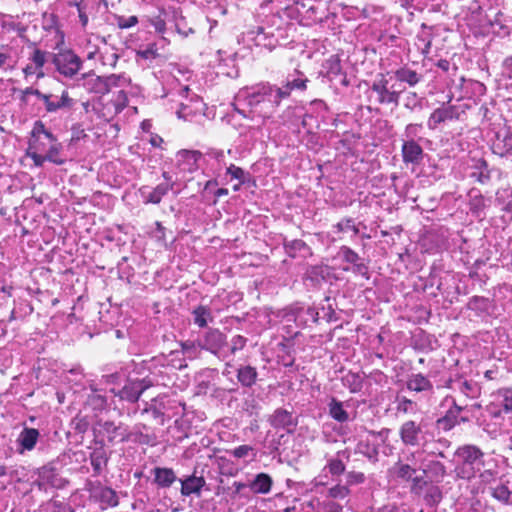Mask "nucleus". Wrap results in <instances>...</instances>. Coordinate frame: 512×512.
<instances>
[{
	"instance_id": "nucleus-35",
	"label": "nucleus",
	"mask_w": 512,
	"mask_h": 512,
	"mask_svg": "<svg viewBox=\"0 0 512 512\" xmlns=\"http://www.w3.org/2000/svg\"><path fill=\"white\" fill-rule=\"evenodd\" d=\"M45 146L46 143L44 141L37 140L36 143H29L27 156L33 160L34 165L37 167H42L48 161L46 155L42 154L45 151Z\"/></svg>"
},
{
	"instance_id": "nucleus-55",
	"label": "nucleus",
	"mask_w": 512,
	"mask_h": 512,
	"mask_svg": "<svg viewBox=\"0 0 512 512\" xmlns=\"http://www.w3.org/2000/svg\"><path fill=\"white\" fill-rule=\"evenodd\" d=\"M496 148L501 156L512 159V130L496 144Z\"/></svg>"
},
{
	"instance_id": "nucleus-36",
	"label": "nucleus",
	"mask_w": 512,
	"mask_h": 512,
	"mask_svg": "<svg viewBox=\"0 0 512 512\" xmlns=\"http://www.w3.org/2000/svg\"><path fill=\"white\" fill-rule=\"evenodd\" d=\"M350 451L345 449L338 451L335 458L328 460L326 468H328L329 473L332 475H341L345 471V465L343 460H349Z\"/></svg>"
},
{
	"instance_id": "nucleus-2",
	"label": "nucleus",
	"mask_w": 512,
	"mask_h": 512,
	"mask_svg": "<svg viewBox=\"0 0 512 512\" xmlns=\"http://www.w3.org/2000/svg\"><path fill=\"white\" fill-rule=\"evenodd\" d=\"M455 476L458 479L471 481L478 477L482 483L490 484L496 479L498 466L482 449L473 444L459 446L455 452Z\"/></svg>"
},
{
	"instance_id": "nucleus-26",
	"label": "nucleus",
	"mask_w": 512,
	"mask_h": 512,
	"mask_svg": "<svg viewBox=\"0 0 512 512\" xmlns=\"http://www.w3.org/2000/svg\"><path fill=\"white\" fill-rule=\"evenodd\" d=\"M328 412L332 419L340 423L351 421L355 417L354 415L352 416L351 413L345 408L344 402H341L334 397L331 398L330 402L328 403Z\"/></svg>"
},
{
	"instance_id": "nucleus-41",
	"label": "nucleus",
	"mask_w": 512,
	"mask_h": 512,
	"mask_svg": "<svg viewBox=\"0 0 512 512\" xmlns=\"http://www.w3.org/2000/svg\"><path fill=\"white\" fill-rule=\"evenodd\" d=\"M468 196L470 211L474 215L480 216L481 212H483L486 207L484 196L477 189H471Z\"/></svg>"
},
{
	"instance_id": "nucleus-13",
	"label": "nucleus",
	"mask_w": 512,
	"mask_h": 512,
	"mask_svg": "<svg viewBox=\"0 0 512 512\" xmlns=\"http://www.w3.org/2000/svg\"><path fill=\"white\" fill-rule=\"evenodd\" d=\"M201 158L202 153L198 150H180L176 154L177 167L182 172L193 173L198 169Z\"/></svg>"
},
{
	"instance_id": "nucleus-51",
	"label": "nucleus",
	"mask_w": 512,
	"mask_h": 512,
	"mask_svg": "<svg viewBox=\"0 0 512 512\" xmlns=\"http://www.w3.org/2000/svg\"><path fill=\"white\" fill-rule=\"evenodd\" d=\"M31 135L32 139L30 140V143H36L37 140L44 141L46 143V140L54 136L50 131H48L45 128L44 124L41 121L35 122Z\"/></svg>"
},
{
	"instance_id": "nucleus-8",
	"label": "nucleus",
	"mask_w": 512,
	"mask_h": 512,
	"mask_svg": "<svg viewBox=\"0 0 512 512\" xmlns=\"http://www.w3.org/2000/svg\"><path fill=\"white\" fill-rule=\"evenodd\" d=\"M150 386H152V382L146 378L130 380L115 395L123 401L135 403Z\"/></svg>"
},
{
	"instance_id": "nucleus-28",
	"label": "nucleus",
	"mask_w": 512,
	"mask_h": 512,
	"mask_svg": "<svg viewBox=\"0 0 512 512\" xmlns=\"http://www.w3.org/2000/svg\"><path fill=\"white\" fill-rule=\"evenodd\" d=\"M153 475L154 482L160 488H169L177 480V476L172 468L155 467Z\"/></svg>"
},
{
	"instance_id": "nucleus-56",
	"label": "nucleus",
	"mask_w": 512,
	"mask_h": 512,
	"mask_svg": "<svg viewBox=\"0 0 512 512\" xmlns=\"http://www.w3.org/2000/svg\"><path fill=\"white\" fill-rule=\"evenodd\" d=\"M350 493L347 485L337 484L327 490V498L334 499H345Z\"/></svg>"
},
{
	"instance_id": "nucleus-21",
	"label": "nucleus",
	"mask_w": 512,
	"mask_h": 512,
	"mask_svg": "<svg viewBox=\"0 0 512 512\" xmlns=\"http://www.w3.org/2000/svg\"><path fill=\"white\" fill-rule=\"evenodd\" d=\"M74 104L75 100L69 96L68 91L63 90L60 96L49 94L45 109L48 113H55L62 109H70Z\"/></svg>"
},
{
	"instance_id": "nucleus-23",
	"label": "nucleus",
	"mask_w": 512,
	"mask_h": 512,
	"mask_svg": "<svg viewBox=\"0 0 512 512\" xmlns=\"http://www.w3.org/2000/svg\"><path fill=\"white\" fill-rule=\"evenodd\" d=\"M406 387L409 391L421 393V392H433L434 386L429 378L422 373H412L408 376L406 381Z\"/></svg>"
},
{
	"instance_id": "nucleus-52",
	"label": "nucleus",
	"mask_w": 512,
	"mask_h": 512,
	"mask_svg": "<svg viewBox=\"0 0 512 512\" xmlns=\"http://www.w3.org/2000/svg\"><path fill=\"white\" fill-rule=\"evenodd\" d=\"M423 129L421 123H410L406 125L403 132V141H421L423 138L420 133Z\"/></svg>"
},
{
	"instance_id": "nucleus-5",
	"label": "nucleus",
	"mask_w": 512,
	"mask_h": 512,
	"mask_svg": "<svg viewBox=\"0 0 512 512\" xmlns=\"http://www.w3.org/2000/svg\"><path fill=\"white\" fill-rule=\"evenodd\" d=\"M197 345L200 349L212 353L221 360L227 357L223 352V348L227 345L226 336L218 329H208L197 339Z\"/></svg>"
},
{
	"instance_id": "nucleus-12",
	"label": "nucleus",
	"mask_w": 512,
	"mask_h": 512,
	"mask_svg": "<svg viewBox=\"0 0 512 512\" xmlns=\"http://www.w3.org/2000/svg\"><path fill=\"white\" fill-rule=\"evenodd\" d=\"M39 489L47 490L48 488H62L65 480L59 476L56 469L50 466H44L39 469L38 479L36 481Z\"/></svg>"
},
{
	"instance_id": "nucleus-27",
	"label": "nucleus",
	"mask_w": 512,
	"mask_h": 512,
	"mask_svg": "<svg viewBox=\"0 0 512 512\" xmlns=\"http://www.w3.org/2000/svg\"><path fill=\"white\" fill-rule=\"evenodd\" d=\"M298 77H295L294 75H289L286 79V82L283 86L277 87L276 90L285 92V95H283V99H286L290 96L292 90H304L306 89V83L308 82V79L302 75V73L297 72Z\"/></svg>"
},
{
	"instance_id": "nucleus-29",
	"label": "nucleus",
	"mask_w": 512,
	"mask_h": 512,
	"mask_svg": "<svg viewBox=\"0 0 512 512\" xmlns=\"http://www.w3.org/2000/svg\"><path fill=\"white\" fill-rule=\"evenodd\" d=\"M467 416H459V410H448L446 414L437 420L438 428L449 431L461 422H467Z\"/></svg>"
},
{
	"instance_id": "nucleus-1",
	"label": "nucleus",
	"mask_w": 512,
	"mask_h": 512,
	"mask_svg": "<svg viewBox=\"0 0 512 512\" xmlns=\"http://www.w3.org/2000/svg\"><path fill=\"white\" fill-rule=\"evenodd\" d=\"M283 95L285 92L276 90L275 85L260 83L238 92L234 110L261 125L275 113Z\"/></svg>"
},
{
	"instance_id": "nucleus-31",
	"label": "nucleus",
	"mask_w": 512,
	"mask_h": 512,
	"mask_svg": "<svg viewBox=\"0 0 512 512\" xmlns=\"http://www.w3.org/2000/svg\"><path fill=\"white\" fill-rule=\"evenodd\" d=\"M257 377L258 372L253 366L243 365L237 369V379L245 388L252 387L256 383Z\"/></svg>"
},
{
	"instance_id": "nucleus-60",
	"label": "nucleus",
	"mask_w": 512,
	"mask_h": 512,
	"mask_svg": "<svg viewBox=\"0 0 512 512\" xmlns=\"http://www.w3.org/2000/svg\"><path fill=\"white\" fill-rule=\"evenodd\" d=\"M171 12L166 10H161L160 14L151 19V25L158 33H164L166 30V18L169 16Z\"/></svg>"
},
{
	"instance_id": "nucleus-24",
	"label": "nucleus",
	"mask_w": 512,
	"mask_h": 512,
	"mask_svg": "<svg viewBox=\"0 0 512 512\" xmlns=\"http://www.w3.org/2000/svg\"><path fill=\"white\" fill-rule=\"evenodd\" d=\"M82 86L89 92L99 95L107 94V84L104 77L92 73H84L81 76Z\"/></svg>"
},
{
	"instance_id": "nucleus-4",
	"label": "nucleus",
	"mask_w": 512,
	"mask_h": 512,
	"mask_svg": "<svg viewBox=\"0 0 512 512\" xmlns=\"http://www.w3.org/2000/svg\"><path fill=\"white\" fill-rule=\"evenodd\" d=\"M52 62L56 71L67 79L74 78L83 66V60L70 49L52 54Z\"/></svg>"
},
{
	"instance_id": "nucleus-44",
	"label": "nucleus",
	"mask_w": 512,
	"mask_h": 512,
	"mask_svg": "<svg viewBox=\"0 0 512 512\" xmlns=\"http://www.w3.org/2000/svg\"><path fill=\"white\" fill-rule=\"evenodd\" d=\"M324 68L326 70V76L331 82L336 81L342 72L340 59L337 56H331L327 59Z\"/></svg>"
},
{
	"instance_id": "nucleus-37",
	"label": "nucleus",
	"mask_w": 512,
	"mask_h": 512,
	"mask_svg": "<svg viewBox=\"0 0 512 512\" xmlns=\"http://www.w3.org/2000/svg\"><path fill=\"white\" fill-rule=\"evenodd\" d=\"M90 462L95 475H100L107 465L108 456L103 446L95 448L90 454Z\"/></svg>"
},
{
	"instance_id": "nucleus-7",
	"label": "nucleus",
	"mask_w": 512,
	"mask_h": 512,
	"mask_svg": "<svg viewBox=\"0 0 512 512\" xmlns=\"http://www.w3.org/2000/svg\"><path fill=\"white\" fill-rule=\"evenodd\" d=\"M371 90L377 94L379 104L394 105H398L402 92L394 90L393 86H389V80L384 75H381L379 79L372 83Z\"/></svg>"
},
{
	"instance_id": "nucleus-43",
	"label": "nucleus",
	"mask_w": 512,
	"mask_h": 512,
	"mask_svg": "<svg viewBox=\"0 0 512 512\" xmlns=\"http://www.w3.org/2000/svg\"><path fill=\"white\" fill-rule=\"evenodd\" d=\"M342 384L352 393L359 392L363 387L362 377L358 373L349 371L342 377Z\"/></svg>"
},
{
	"instance_id": "nucleus-46",
	"label": "nucleus",
	"mask_w": 512,
	"mask_h": 512,
	"mask_svg": "<svg viewBox=\"0 0 512 512\" xmlns=\"http://www.w3.org/2000/svg\"><path fill=\"white\" fill-rule=\"evenodd\" d=\"M52 56L50 52L41 50L39 48H34L33 51L28 56V61L31 63L35 68L39 70H43L44 65L47 62L48 56Z\"/></svg>"
},
{
	"instance_id": "nucleus-62",
	"label": "nucleus",
	"mask_w": 512,
	"mask_h": 512,
	"mask_svg": "<svg viewBox=\"0 0 512 512\" xmlns=\"http://www.w3.org/2000/svg\"><path fill=\"white\" fill-rule=\"evenodd\" d=\"M111 104L114 107V114L120 113L128 104V97L126 92L123 89L118 91L115 98L111 101Z\"/></svg>"
},
{
	"instance_id": "nucleus-9",
	"label": "nucleus",
	"mask_w": 512,
	"mask_h": 512,
	"mask_svg": "<svg viewBox=\"0 0 512 512\" xmlns=\"http://www.w3.org/2000/svg\"><path fill=\"white\" fill-rule=\"evenodd\" d=\"M443 103L440 107L436 108L429 116L427 120V127L430 130H435L438 126L446 121H452L459 119L458 108L454 105Z\"/></svg>"
},
{
	"instance_id": "nucleus-38",
	"label": "nucleus",
	"mask_w": 512,
	"mask_h": 512,
	"mask_svg": "<svg viewBox=\"0 0 512 512\" xmlns=\"http://www.w3.org/2000/svg\"><path fill=\"white\" fill-rule=\"evenodd\" d=\"M193 322L200 328H204L213 321L212 311L208 306L199 305L192 310Z\"/></svg>"
},
{
	"instance_id": "nucleus-14",
	"label": "nucleus",
	"mask_w": 512,
	"mask_h": 512,
	"mask_svg": "<svg viewBox=\"0 0 512 512\" xmlns=\"http://www.w3.org/2000/svg\"><path fill=\"white\" fill-rule=\"evenodd\" d=\"M99 433L105 436L109 443L115 441L127 442L126 426L122 423L115 424L112 421L98 422Z\"/></svg>"
},
{
	"instance_id": "nucleus-30",
	"label": "nucleus",
	"mask_w": 512,
	"mask_h": 512,
	"mask_svg": "<svg viewBox=\"0 0 512 512\" xmlns=\"http://www.w3.org/2000/svg\"><path fill=\"white\" fill-rule=\"evenodd\" d=\"M272 478L266 473H259L248 484L249 489L255 494H267L272 487Z\"/></svg>"
},
{
	"instance_id": "nucleus-19",
	"label": "nucleus",
	"mask_w": 512,
	"mask_h": 512,
	"mask_svg": "<svg viewBox=\"0 0 512 512\" xmlns=\"http://www.w3.org/2000/svg\"><path fill=\"white\" fill-rule=\"evenodd\" d=\"M402 160L406 164H419L424 151L418 141H403L401 147Z\"/></svg>"
},
{
	"instance_id": "nucleus-50",
	"label": "nucleus",
	"mask_w": 512,
	"mask_h": 512,
	"mask_svg": "<svg viewBox=\"0 0 512 512\" xmlns=\"http://www.w3.org/2000/svg\"><path fill=\"white\" fill-rule=\"evenodd\" d=\"M305 276L313 284H318L326 279L327 269L320 265H314L307 269Z\"/></svg>"
},
{
	"instance_id": "nucleus-48",
	"label": "nucleus",
	"mask_w": 512,
	"mask_h": 512,
	"mask_svg": "<svg viewBox=\"0 0 512 512\" xmlns=\"http://www.w3.org/2000/svg\"><path fill=\"white\" fill-rule=\"evenodd\" d=\"M104 80L107 84V93H109L114 87L123 88L128 86L131 82L130 78L125 74H111L104 77Z\"/></svg>"
},
{
	"instance_id": "nucleus-22",
	"label": "nucleus",
	"mask_w": 512,
	"mask_h": 512,
	"mask_svg": "<svg viewBox=\"0 0 512 512\" xmlns=\"http://www.w3.org/2000/svg\"><path fill=\"white\" fill-rule=\"evenodd\" d=\"M172 190V184H158L155 188L150 189L147 186L141 187L139 192L144 203L159 204L162 198Z\"/></svg>"
},
{
	"instance_id": "nucleus-34",
	"label": "nucleus",
	"mask_w": 512,
	"mask_h": 512,
	"mask_svg": "<svg viewBox=\"0 0 512 512\" xmlns=\"http://www.w3.org/2000/svg\"><path fill=\"white\" fill-rule=\"evenodd\" d=\"M39 435L37 429L25 427L19 434L17 441L23 450L31 451L35 447Z\"/></svg>"
},
{
	"instance_id": "nucleus-47",
	"label": "nucleus",
	"mask_w": 512,
	"mask_h": 512,
	"mask_svg": "<svg viewBox=\"0 0 512 512\" xmlns=\"http://www.w3.org/2000/svg\"><path fill=\"white\" fill-rule=\"evenodd\" d=\"M470 177L481 184H487L490 181V172L485 160H479L477 162L475 171L470 174Z\"/></svg>"
},
{
	"instance_id": "nucleus-49",
	"label": "nucleus",
	"mask_w": 512,
	"mask_h": 512,
	"mask_svg": "<svg viewBox=\"0 0 512 512\" xmlns=\"http://www.w3.org/2000/svg\"><path fill=\"white\" fill-rule=\"evenodd\" d=\"M173 20L175 22L176 31L183 37H188L189 34H193L194 30L191 27H187L185 18L179 14L176 9L171 10Z\"/></svg>"
},
{
	"instance_id": "nucleus-54",
	"label": "nucleus",
	"mask_w": 512,
	"mask_h": 512,
	"mask_svg": "<svg viewBox=\"0 0 512 512\" xmlns=\"http://www.w3.org/2000/svg\"><path fill=\"white\" fill-rule=\"evenodd\" d=\"M423 97H420L416 92L409 91L404 98V107L410 111L420 110L423 107Z\"/></svg>"
},
{
	"instance_id": "nucleus-17",
	"label": "nucleus",
	"mask_w": 512,
	"mask_h": 512,
	"mask_svg": "<svg viewBox=\"0 0 512 512\" xmlns=\"http://www.w3.org/2000/svg\"><path fill=\"white\" fill-rule=\"evenodd\" d=\"M179 481L181 483V495L186 497L190 495L199 497L203 487L206 485L205 478L203 476H197L196 471L190 476L179 479Z\"/></svg>"
},
{
	"instance_id": "nucleus-40",
	"label": "nucleus",
	"mask_w": 512,
	"mask_h": 512,
	"mask_svg": "<svg viewBox=\"0 0 512 512\" xmlns=\"http://www.w3.org/2000/svg\"><path fill=\"white\" fill-rule=\"evenodd\" d=\"M393 476L403 481L409 482L413 478V475L417 473V470L409 464L398 461L390 469Z\"/></svg>"
},
{
	"instance_id": "nucleus-57",
	"label": "nucleus",
	"mask_w": 512,
	"mask_h": 512,
	"mask_svg": "<svg viewBox=\"0 0 512 512\" xmlns=\"http://www.w3.org/2000/svg\"><path fill=\"white\" fill-rule=\"evenodd\" d=\"M339 255L344 262L352 264V266L361 260L358 253L345 245L340 247Z\"/></svg>"
},
{
	"instance_id": "nucleus-3",
	"label": "nucleus",
	"mask_w": 512,
	"mask_h": 512,
	"mask_svg": "<svg viewBox=\"0 0 512 512\" xmlns=\"http://www.w3.org/2000/svg\"><path fill=\"white\" fill-rule=\"evenodd\" d=\"M399 437L405 446L422 447L426 451V446L433 439V433L427 429L426 424L408 420L400 426Z\"/></svg>"
},
{
	"instance_id": "nucleus-58",
	"label": "nucleus",
	"mask_w": 512,
	"mask_h": 512,
	"mask_svg": "<svg viewBox=\"0 0 512 512\" xmlns=\"http://www.w3.org/2000/svg\"><path fill=\"white\" fill-rule=\"evenodd\" d=\"M397 412L408 414L416 411V403L406 397H397Z\"/></svg>"
},
{
	"instance_id": "nucleus-15",
	"label": "nucleus",
	"mask_w": 512,
	"mask_h": 512,
	"mask_svg": "<svg viewBox=\"0 0 512 512\" xmlns=\"http://www.w3.org/2000/svg\"><path fill=\"white\" fill-rule=\"evenodd\" d=\"M92 495L99 502L101 509L116 507L119 504L117 492L110 487L101 485L99 482L93 488Z\"/></svg>"
},
{
	"instance_id": "nucleus-53",
	"label": "nucleus",
	"mask_w": 512,
	"mask_h": 512,
	"mask_svg": "<svg viewBox=\"0 0 512 512\" xmlns=\"http://www.w3.org/2000/svg\"><path fill=\"white\" fill-rule=\"evenodd\" d=\"M229 454L237 459L250 458L253 461L257 457V450L250 445H240L229 451Z\"/></svg>"
},
{
	"instance_id": "nucleus-16",
	"label": "nucleus",
	"mask_w": 512,
	"mask_h": 512,
	"mask_svg": "<svg viewBox=\"0 0 512 512\" xmlns=\"http://www.w3.org/2000/svg\"><path fill=\"white\" fill-rule=\"evenodd\" d=\"M101 8V0H80L78 5V17L80 24L85 29L89 19H95Z\"/></svg>"
},
{
	"instance_id": "nucleus-61",
	"label": "nucleus",
	"mask_w": 512,
	"mask_h": 512,
	"mask_svg": "<svg viewBox=\"0 0 512 512\" xmlns=\"http://www.w3.org/2000/svg\"><path fill=\"white\" fill-rule=\"evenodd\" d=\"M334 227L338 232L352 231L354 235H357L359 233L358 225L355 224V221L352 218H344L340 222H338Z\"/></svg>"
},
{
	"instance_id": "nucleus-64",
	"label": "nucleus",
	"mask_w": 512,
	"mask_h": 512,
	"mask_svg": "<svg viewBox=\"0 0 512 512\" xmlns=\"http://www.w3.org/2000/svg\"><path fill=\"white\" fill-rule=\"evenodd\" d=\"M15 67V61L11 55L9 49L5 51H0V69L8 70L13 69Z\"/></svg>"
},
{
	"instance_id": "nucleus-11",
	"label": "nucleus",
	"mask_w": 512,
	"mask_h": 512,
	"mask_svg": "<svg viewBox=\"0 0 512 512\" xmlns=\"http://www.w3.org/2000/svg\"><path fill=\"white\" fill-rule=\"evenodd\" d=\"M248 38L256 46L264 47L268 50L274 49L278 44V39L270 27L258 26L256 29L248 32Z\"/></svg>"
},
{
	"instance_id": "nucleus-63",
	"label": "nucleus",
	"mask_w": 512,
	"mask_h": 512,
	"mask_svg": "<svg viewBox=\"0 0 512 512\" xmlns=\"http://www.w3.org/2000/svg\"><path fill=\"white\" fill-rule=\"evenodd\" d=\"M343 270L351 271L352 273H354L356 275H360V276L364 277L365 279L370 278L369 268L362 261V259L360 261H358L356 264H354L352 267H344Z\"/></svg>"
},
{
	"instance_id": "nucleus-45",
	"label": "nucleus",
	"mask_w": 512,
	"mask_h": 512,
	"mask_svg": "<svg viewBox=\"0 0 512 512\" xmlns=\"http://www.w3.org/2000/svg\"><path fill=\"white\" fill-rule=\"evenodd\" d=\"M443 494L441 489L436 485H430L424 494L423 500L429 507H436L442 500Z\"/></svg>"
},
{
	"instance_id": "nucleus-32",
	"label": "nucleus",
	"mask_w": 512,
	"mask_h": 512,
	"mask_svg": "<svg viewBox=\"0 0 512 512\" xmlns=\"http://www.w3.org/2000/svg\"><path fill=\"white\" fill-rule=\"evenodd\" d=\"M423 474L436 482H441L447 475V468L442 462L438 460H431L425 465Z\"/></svg>"
},
{
	"instance_id": "nucleus-6",
	"label": "nucleus",
	"mask_w": 512,
	"mask_h": 512,
	"mask_svg": "<svg viewBox=\"0 0 512 512\" xmlns=\"http://www.w3.org/2000/svg\"><path fill=\"white\" fill-rule=\"evenodd\" d=\"M493 397L494 400L487 406V411L493 418L512 413V390L500 389Z\"/></svg>"
},
{
	"instance_id": "nucleus-59",
	"label": "nucleus",
	"mask_w": 512,
	"mask_h": 512,
	"mask_svg": "<svg viewBox=\"0 0 512 512\" xmlns=\"http://www.w3.org/2000/svg\"><path fill=\"white\" fill-rule=\"evenodd\" d=\"M180 346L181 351L179 352L182 356H185L188 359H194L197 357V348H199L197 345V341H184L180 343Z\"/></svg>"
},
{
	"instance_id": "nucleus-20",
	"label": "nucleus",
	"mask_w": 512,
	"mask_h": 512,
	"mask_svg": "<svg viewBox=\"0 0 512 512\" xmlns=\"http://www.w3.org/2000/svg\"><path fill=\"white\" fill-rule=\"evenodd\" d=\"M148 427L143 423H138L133 426V428L129 431L126 427V435L127 442L133 441L143 445H155L156 436L153 434L145 433Z\"/></svg>"
},
{
	"instance_id": "nucleus-33",
	"label": "nucleus",
	"mask_w": 512,
	"mask_h": 512,
	"mask_svg": "<svg viewBox=\"0 0 512 512\" xmlns=\"http://www.w3.org/2000/svg\"><path fill=\"white\" fill-rule=\"evenodd\" d=\"M396 80L399 82L407 83L410 87L416 86L423 78L421 74H418L415 70L407 66L400 67L394 72Z\"/></svg>"
},
{
	"instance_id": "nucleus-25",
	"label": "nucleus",
	"mask_w": 512,
	"mask_h": 512,
	"mask_svg": "<svg viewBox=\"0 0 512 512\" xmlns=\"http://www.w3.org/2000/svg\"><path fill=\"white\" fill-rule=\"evenodd\" d=\"M45 155L46 158H48V161L56 164V165H62L66 162V158L63 157V145L58 142L57 138L53 136L52 138H49L46 140V146H45Z\"/></svg>"
},
{
	"instance_id": "nucleus-10",
	"label": "nucleus",
	"mask_w": 512,
	"mask_h": 512,
	"mask_svg": "<svg viewBox=\"0 0 512 512\" xmlns=\"http://www.w3.org/2000/svg\"><path fill=\"white\" fill-rule=\"evenodd\" d=\"M268 422L274 429H282L288 433L293 432L297 426V420L293 417L292 412L283 408H277L269 416Z\"/></svg>"
},
{
	"instance_id": "nucleus-39",
	"label": "nucleus",
	"mask_w": 512,
	"mask_h": 512,
	"mask_svg": "<svg viewBox=\"0 0 512 512\" xmlns=\"http://www.w3.org/2000/svg\"><path fill=\"white\" fill-rule=\"evenodd\" d=\"M283 247L286 254L291 258H296L304 252H309L308 245L300 239L287 240L284 238Z\"/></svg>"
},
{
	"instance_id": "nucleus-18",
	"label": "nucleus",
	"mask_w": 512,
	"mask_h": 512,
	"mask_svg": "<svg viewBox=\"0 0 512 512\" xmlns=\"http://www.w3.org/2000/svg\"><path fill=\"white\" fill-rule=\"evenodd\" d=\"M489 493L493 499L503 505H512V489H510V482L503 477L489 487Z\"/></svg>"
},
{
	"instance_id": "nucleus-42",
	"label": "nucleus",
	"mask_w": 512,
	"mask_h": 512,
	"mask_svg": "<svg viewBox=\"0 0 512 512\" xmlns=\"http://www.w3.org/2000/svg\"><path fill=\"white\" fill-rule=\"evenodd\" d=\"M310 506L316 510V512H342V505L338 504L334 500L329 498L324 499L323 501L316 500L311 501Z\"/></svg>"
}]
</instances>
